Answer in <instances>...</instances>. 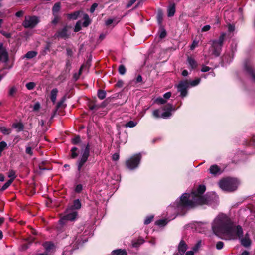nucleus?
Instances as JSON below:
<instances>
[{
	"mask_svg": "<svg viewBox=\"0 0 255 255\" xmlns=\"http://www.w3.org/2000/svg\"><path fill=\"white\" fill-rule=\"evenodd\" d=\"M0 130L4 134H9L11 132L10 129H8L4 127H0Z\"/></svg>",
	"mask_w": 255,
	"mask_h": 255,
	"instance_id": "obj_32",
	"label": "nucleus"
},
{
	"mask_svg": "<svg viewBox=\"0 0 255 255\" xmlns=\"http://www.w3.org/2000/svg\"><path fill=\"white\" fill-rule=\"evenodd\" d=\"M119 158V155L118 153H115L112 156V159L114 161H117Z\"/></svg>",
	"mask_w": 255,
	"mask_h": 255,
	"instance_id": "obj_60",
	"label": "nucleus"
},
{
	"mask_svg": "<svg viewBox=\"0 0 255 255\" xmlns=\"http://www.w3.org/2000/svg\"><path fill=\"white\" fill-rule=\"evenodd\" d=\"M163 110L165 111L161 114V118L167 119L171 116V112L174 111L175 109L171 104H168L163 107Z\"/></svg>",
	"mask_w": 255,
	"mask_h": 255,
	"instance_id": "obj_11",
	"label": "nucleus"
},
{
	"mask_svg": "<svg viewBox=\"0 0 255 255\" xmlns=\"http://www.w3.org/2000/svg\"><path fill=\"white\" fill-rule=\"evenodd\" d=\"M218 184L222 190L232 192L237 189L239 182L237 179L228 177L221 179Z\"/></svg>",
	"mask_w": 255,
	"mask_h": 255,
	"instance_id": "obj_4",
	"label": "nucleus"
},
{
	"mask_svg": "<svg viewBox=\"0 0 255 255\" xmlns=\"http://www.w3.org/2000/svg\"><path fill=\"white\" fill-rule=\"evenodd\" d=\"M14 127L15 128H17L18 129L19 131H21L23 129V126L20 123H18V124L15 125Z\"/></svg>",
	"mask_w": 255,
	"mask_h": 255,
	"instance_id": "obj_50",
	"label": "nucleus"
},
{
	"mask_svg": "<svg viewBox=\"0 0 255 255\" xmlns=\"http://www.w3.org/2000/svg\"><path fill=\"white\" fill-rule=\"evenodd\" d=\"M12 182V179H9L1 187V190L3 191L7 189Z\"/></svg>",
	"mask_w": 255,
	"mask_h": 255,
	"instance_id": "obj_34",
	"label": "nucleus"
},
{
	"mask_svg": "<svg viewBox=\"0 0 255 255\" xmlns=\"http://www.w3.org/2000/svg\"><path fill=\"white\" fill-rule=\"evenodd\" d=\"M40 22L39 17L35 15H27L24 17V20L22 23V25L25 28H33Z\"/></svg>",
	"mask_w": 255,
	"mask_h": 255,
	"instance_id": "obj_7",
	"label": "nucleus"
},
{
	"mask_svg": "<svg viewBox=\"0 0 255 255\" xmlns=\"http://www.w3.org/2000/svg\"><path fill=\"white\" fill-rule=\"evenodd\" d=\"M153 116L156 118H159L161 117V115H160L159 110H155L153 111Z\"/></svg>",
	"mask_w": 255,
	"mask_h": 255,
	"instance_id": "obj_43",
	"label": "nucleus"
},
{
	"mask_svg": "<svg viewBox=\"0 0 255 255\" xmlns=\"http://www.w3.org/2000/svg\"><path fill=\"white\" fill-rule=\"evenodd\" d=\"M211 28V26L209 25H206L202 28V32H206L209 31Z\"/></svg>",
	"mask_w": 255,
	"mask_h": 255,
	"instance_id": "obj_54",
	"label": "nucleus"
},
{
	"mask_svg": "<svg viewBox=\"0 0 255 255\" xmlns=\"http://www.w3.org/2000/svg\"><path fill=\"white\" fill-rule=\"evenodd\" d=\"M7 146V144L4 141H1L0 142V149L1 151L4 149V148Z\"/></svg>",
	"mask_w": 255,
	"mask_h": 255,
	"instance_id": "obj_51",
	"label": "nucleus"
},
{
	"mask_svg": "<svg viewBox=\"0 0 255 255\" xmlns=\"http://www.w3.org/2000/svg\"><path fill=\"white\" fill-rule=\"evenodd\" d=\"M175 12V8L174 5H170L168 8V15L169 17L173 16Z\"/></svg>",
	"mask_w": 255,
	"mask_h": 255,
	"instance_id": "obj_28",
	"label": "nucleus"
},
{
	"mask_svg": "<svg viewBox=\"0 0 255 255\" xmlns=\"http://www.w3.org/2000/svg\"><path fill=\"white\" fill-rule=\"evenodd\" d=\"M82 185L81 184H78L75 187V191L76 193H80L82 191Z\"/></svg>",
	"mask_w": 255,
	"mask_h": 255,
	"instance_id": "obj_44",
	"label": "nucleus"
},
{
	"mask_svg": "<svg viewBox=\"0 0 255 255\" xmlns=\"http://www.w3.org/2000/svg\"><path fill=\"white\" fill-rule=\"evenodd\" d=\"M61 5L60 2L56 3L52 8V13L53 15H57L58 12L60 9Z\"/></svg>",
	"mask_w": 255,
	"mask_h": 255,
	"instance_id": "obj_22",
	"label": "nucleus"
},
{
	"mask_svg": "<svg viewBox=\"0 0 255 255\" xmlns=\"http://www.w3.org/2000/svg\"><path fill=\"white\" fill-rule=\"evenodd\" d=\"M23 14L24 11L22 10H20L15 13V16L17 17H22L23 15Z\"/></svg>",
	"mask_w": 255,
	"mask_h": 255,
	"instance_id": "obj_58",
	"label": "nucleus"
},
{
	"mask_svg": "<svg viewBox=\"0 0 255 255\" xmlns=\"http://www.w3.org/2000/svg\"><path fill=\"white\" fill-rule=\"evenodd\" d=\"M80 142V138L79 136H76L72 139V143L73 144H77Z\"/></svg>",
	"mask_w": 255,
	"mask_h": 255,
	"instance_id": "obj_42",
	"label": "nucleus"
},
{
	"mask_svg": "<svg viewBox=\"0 0 255 255\" xmlns=\"http://www.w3.org/2000/svg\"><path fill=\"white\" fill-rule=\"evenodd\" d=\"M210 69V67L206 66H203L201 69V71L203 72H206L209 71Z\"/></svg>",
	"mask_w": 255,
	"mask_h": 255,
	"instance_id": "obj_55",
	"label": "nucleus"
},
{
	"mask_svg": "<svg viewBox=\"0 0 255 255\" xmlns=\"http://www.w3.org/2000/svg\"><path fill=\"white\" fill-rule=\"evenodd\" d=\"M153 217H154L153 215H150V216L146 217L144 220V224L146 225H147V224H149L150 223H151V222L152 221V220L153 219Z\"/></svg>",
	"mask_w": 255,
	"mask_h": 255,
	"instance_id": "obj_40",
	"label": "nucleus"
},
{
	"mask_svg": "<svg viewBox=\"0 0 255 255\" xmlns=\"http://www.w3.org/2000/svg\"><path fill=\"white\" fill-rule=\"evenodd\" d=\"M98 4L96 3H93L92 6H91V8L90 9V11L91 13H93L95 11V9L97 7Z\"/></svg>",
	"mask_w": 255,
	"mask_h": 255,
	"instance_id": "obj_49",
	"label": "nucleus"
},
{
	"mask_svg": "<svg viewBox=\"0 0 255 255\" xmlns=\"http://www.w3.org/2000/svg\"><path fill=\"white\" fill-rule=\"evenodd\" d=\"M77 216V212L72 208H68L65 212V215L59 220V224L63 225L66 223L67 221H73Z\"/></svg>",
	"mask_w": 255,
	"mask_h": 255,
	"instance_id": "obj_8",
	"label": "nucleus"
},
{
	"mask_svg": "<svg viewBox=\"0 0 255 255\" xmlns=\"http://www.w3.org/2000/svg\"><path fill=\"white\" fill-rule=\"evenodd\" d=\"M209 172L211 174L217 175L222 173L221 168L217 165H213L209 168Z\"/></svg>",
	"mask_w": 255,
	"mask_h": 255,
	"instance_id": "obj_16",
	"label": "nucleus"
},
{
	"mask_svg": "<svg viewBox=\"0 0 255 255\" xmlns=\"http://www.w3.org/2000/svg\"><path fill=\"white\" fill-rule=\"evenodd\" d=\"M195 252L192 250V251H189L186 252V255H194Z\"/></svg>",
	"mask_w": 255,
	"mask_h": 255,
	"instance_id": "obj_64",
	"label": "nucleus"
},
{
	"mask_svg": "<svg viewBox=\"0 0 255 255\" xmlns=\"http://www.w3.org/2000/svg\"><path fill=\"white\" fill-rule=\"evenodd\" d=\"M141 158V155L140 153L134 155L126 160V166L130 170L135 169L138 167Z\"/></svg>",
	"mask_w": 255,
	"mask_h": 255,
	"instance_id": "obj_9",
	"label": "nucleus"
},
{
	"mask_svg": "<svg viewBox=\"0 0 255 255\" xmlns=\"http://www.w3.org/2000/svg\"><path fill=\"white\" fill-rule=\"evenodd\" d=\"M58 90L56 88L53 89L51 91V100L52 102L54 103L56 99L57 94Z\"/></svg>",
	"mask_w": 255,
	"mask_h": 255,
	"instance_id": "obj_24",
	"label": "nucleus"
},
{
	"mask_svg": "<svg viewBox=\"0 0 255 255\" xmlns=\"http://www.w3.org/2000/svg\"><path fill=\"white\" fill-rule=\"evenodd\" d=\"M37 53L34 51H28L24 56V58L29 59L35 57Z\"/></svg>",
	"mask_w": 255,
	"mask_h": 255,
	"instance_id": "obj_23",
	"label": "nucleus"
},
{
	"mask_svg": "<svg viewBox=\"0 0 255 255\" xmlns=\"http://www.w3.org/2000/svg\"><path fill=\"white\" fill-rule=\"evenodd\" d=\"M80 13V11H76L73 13L68 14L67 18L69 19H76L78 18Z\"/></svg>",
	"mask_w": 255,
	"mask_h": 255,
	"instance_id": "obj_27",
	"label": "nucleus"
},
{
	"mask_svg": "<svg viewBox=\"0 0 255 255\" xmlns=\"http://www.w3.org/2000/svg\"><path fill=\"white\" fill-rule=\"evenodd\" d=\"M244 68L245 70L252 77L254 80L255 81V71L250 61H247L244 64Z\"/></svg>",
	"mask_w": 255,
	"mask_h": 255,
	"instance_id": "obj_12",
	"label": "nucleus"
},
{
	"mask_svg": "<svg viewBox=\"0 0 255 255\" xmlns=\"http://www.w3.org/2000/svg\"><path fill=\"white\" fill-rule=\"evenodd\" d=\"M241 244L245 247H249L251 244V241L249 238V235L247 233L244 238H242L241 239Z\"/></svg>",
	"mask_w": 255,
	"mask_h": 255,
	"instance_id": "obj_17",
	"label": "nucleus"
},
{
	"mask_svg": "<svg viewBox=\"0 0 255 255\" xmlns=\"http://www.w3.org/2000/svg\"><path fill=\"white\" fill-rule=\"evenodd\" d=\"M112 255H127L126 251L124 249H119L114 250L112 252Z\"/></svg>",
	"mask_w": 255,
	"mask_h": 255,
	"instance_id": "obj_21",
	"label": "nucleus"
},
{
	"mask_svg": "<svg viewBox=\"0 0 255 255\" xmlns=\"http://www.w3.org/2000/svg\"><path fill=\"white\" fill-rule=\"evenodd\" d=\"M225 37L226 33H223L218 40H214L211 41L212 46L209 49L211 55L215 57H218L220 55Z\"/></svg>",
	"mask_w": 255,
	"mask_h": 255,
	"instance_id": "obj_5",
	"label": "nucleus"
},
{
	"mask_svg": "<svg viewBox=\"0 0 255 255\" xmlns=\"http://www.w3.org/2000/svg\"><path fill=\"white\" fill-rule=\"evenodd\" d=\"M206 190V187L203 185L199 186L196 191L190 194L184 193L179 199L168 208L167 213L174 211L175 214L183 210L186 208L194 207L196 204H205L207 199L202 196Z\"/></svg>",
	"mask_w": 255,
	"mask_h": 255,
	"instance_id": "obj_1",
	"label": "nucleus"
},
{
	"mask_svg": "<svg viewBox=\"0 0 255 255\" xmlns=\"http://www.w3.org/2000/svg\"><path fill=\"white\" fill-rule=\"evenodd\" d=\"M232 222V220L226 214H218L212 223L213 232L217 236H222Z\"/></svg>",
	"mask_w": 255,
	"mask_h": 255,
	"instance_id": "obj_2",
	"label": "nucleus"
},
{
	"mask_svg": "<svg viewBox=\"0 0 255 255\" xmlns=\"http://www.w3.org/2000/svg\"><path fill=\"white\" fill-rule=\"evenodd\" d=\"M142 81V77L141 75H138L136 78V82L139 83Z\"/></svg>",
	"mask_w": 255,
	"mask_h": 255,
	"instance_id": "obj_62",
	"label": "nucleus"
},
{
	"mask_svg": "<svg viewBox=\"0 0 255 255\" xmlns=\"http://www.w3.org/2000/svg\"><path fill=\"white\" fill-rule=\"evenodd\" d=\"M189 84L187 80L181 81L178 84L177 88L178 92H180L182 97H185L187 94V88Z\"/></svg>",
	"mask_w": 255,
	"mask_h": 255,
	"instance_id": "obj_10",
	"label": "nucleus"
},
{
	"mask_svg": "<svg viewBox=\"0 0 255 255\" xmlns=\"http://www.w3.org/2000/svg\"><path fill=\"white\" fill-rule=\"evenodd\" d=\"M81 22L80 21H78L75 26L74 28V31L75 32H78L80 31L81 29Z\"/></svg>",
	"mask_w": 255,
	"mask_h": 255,
	"instance_id": "obj_46",
	"label": "nucleus"
},
{
	"mask_svg": "<svg viewBox=\"0 0 255 255\" xmlns=\"http://www.w3.org/2000/svg\"><path fill=\"white\" fill-rule=\"evenodd\" d=\"M40 107V104L38 102H37L34 105L33 109L34 111H37L39 109Z\"/></svg>",
	"mask_w": 255,
	"mask_h": 255,
	"instance_id": "obj_56",
	"label": "nucleus"
},
{
	"mask_svg": "<svg viewBox=\"0 0 255 255\" xmlns=\"http://www.w3.org/2000/svg\"><path fill=\"white\" fill-rule=\"evenodd\" d=\"M198 42L195 41H194L192 44L191 45L190 48L191 50H193L196 46H197Z\"/></svg>",
	"mask_w": 255,
	"mask_h": 255,
	"instance_id": "obj_61",
	"label": "nucleus"
},
{
	"mask_svg": "<svg viewBox=\"0 0 255 255\" xmlns=\"http://www.w3.org/2000/svg\"><path fill=\"white\" fill-rule=\"evenodd\" d=\"M90 148L89 144L81 146L80 155L77 161V170L79 172L81 171L84 164L86 162L89 156Z\"/></svg>",
	"mask_w": 255,
	"mask_h": 255,
	"instance_id": "obj_6",
	"label": "nucleus"
},
{
	"mask_svg": "<svg viewBox=\"0 0 255 255\" xmlns=\"http://www.w3.org/2000/svg\"><path fill=\"white\" fill-rule=\"evenodd\" d=\"M45 252L49 255H51L54 251V245L51 242H45L43 244Z\"/></svg>",
	"mask_w": 255,
	"mask_h": 255,
	"instance_id": "obj_13",
	"label": "nucleus"
},
{
	"mask_svg": "<svg viewBox=\"0 0 255 255\" xmlns=\"http://www.w3.org/2000/svg\"><path fill=\"white\" fill-rule=\"evenodd\" d=\"M166 32L165 30L162 29L160 31V34H159L160 38L162 39V38H164L166 36Z\"/></svg>",
	"mask_w": 255,
	"mask_h": 255,
	"instance_id": "obj_52",
	"label": "nucleus"
},
{
	"mask_svg": "<svg viewBox=\"0 0 255 255\" xmlns=\"http://www.w3.org/2000/svg\"><path fill=\"white\" fill-rule=\"evenodd\" d=\"M81 207V204L80 200L79 199H76L73 201V205L69 207V208H72L73 210L76 211V210L80 209Z\"/></svg>",
	"mask_w": 255,
	"mask_h": 255,
	"instance_id": "obj_20",
	"label": "nucleus"
},
{
	"mask_svg": "<svg viewBox=\"0 0 255 255\" xmlns=\"http://www.w3.org/2000/svg\"><path fill=\"white\" fill-rule=\"evenodd\" d=\"M119 21H116L115 19H108L105 21V25L107 26H110L112 24H113V27L115 26Z\"/></svg>",
	"mask_w": 255,
	"mask_h": 255,
	"instance_id": "obj_26",
	"label": "nucleus"
},
{
	"mask_svg": "<svg viewBox=\"0 0 255 255\" xmlns=\"http://www.w3.org/2000/svg\"><path fill=\"white\" fill-rule=\"evenodd\" d=\"M35 86V84L34 82H29L26 84V87L28 90L33 89Z\"/></svg>",
	"mask_w": 255,
	"mask_h": 255,
	"instance_id": "obj_41",
	"label": "nucleus"
},
{
	"mask_svg": "<svg viewBox=\"0 0 255 255\" xmlns=\"http://www.w3.org/2000/svg\"><path fill=\"white\" fill-rule=\"evenodd\" d=\"M83 19H84V21L82 24L83 26L84 27L88 26L91 22L88 15L87 14H83Z\"/></svg>",
	"mask_w": 255,
	"mask_h": 255,
	"instance_id": "obj_25",
	"label": "nucleus"
},
{
	"mask_svg": "<svg viewBox=\"0 0 255 255\" xmlns=\"http://www.w3.org/2000/svg\"><path fill=\"white\" fill-rule=\"evenodd\" d=\"M200 81H201L200 78H197L196 79H195L194 80L191 81L189 84L191 86L194 87V86H197V85H198L200 83Z\"/></svg>",
	"mask_w": 255,
	"mask_h": 255,
	"instance_id": "obj_35",
	"label": "nucleus"
},
{
	"mask_svg": "<svg viewBox=\"0 0 255 255\" xmlns=\"http://www.w3.org/2000/svg\"><path fill=\"white\" fill-rule=\"evenodd\" d=\"M71 157L72 158L74 159L77 157V156L78 155V152H79V151H78L77 148L74 147L71 148Z\"/></svg>",
	"mask_w": 255,
	"mask_h": 255,
	"instance_id": "obj_29",
	"label": "nucleus"
},
{
	"mask_svg": "<svg viewBox=\"0 0 255 255\" xmlns=\"http://www.w3.org/2000/svg\"><path fill=\"white\" fill-rule=\"evenodd\" d=\"M8 177L10 178V179H12V181L15 178V172L13 170H11L8 172Z\"/></svg>",
	"mask_w": 255,
	"mask_h": 255,
	"instance_id": "obj_45",
	"label": "nucleus"
},
{
	"mask_svg": "<svg viewBox=\"0 0 255 255\" xmlns=\"http://www.w3.org/2000/svg\"><path fill=\"white\" fill-rule=\"evenodd\" d=\"M106 92L103 90H99L98 92V97L101 100L104 99L106 97Z\"/></svg>",
	"mask_w": 255,
	"mask_h": 255,
	"instance_id": "obj_31",
	"label": "nucleus"
},
{
	"mask_svg": "<svg viewBox=\"0 0 255 255\" xmlns=\"http://www.w3.org/2000/svg\"><path fill=\"white\" fill-rule=\"evenodd\" d=\"M57 37L66 38L68 37L67 27H65L58 31L55 34Z\"/></svg>",
	"mask_w": 255,
	"mask_h": 255,
	"instance_id": "obj_18",
	"label": "nucleus"
},
{
	"mask_svg": "<svg viewBox=\"0 0 255 255\" xmlns=\"http://www.w3.org/2000/svg\"><path fill=\"white\" fill-rule=\"evenodd\" d=\"M54 19L52 20V23L55 25L56 24L59 20V17L57 15H53Z\"/></svg>",
	"mask_w": 255,
	"mask_h": 255,
	"instance_id": "obj_53",
	"label": "nucleus"
},
{
	"mask_svg": "<svg viewBox=\"0 0 255 255\" xmlns=\"http://www.w3.org/2000/svg\"><path fill=\"white\" fill-rule=\"evenodd\" d=\"M187 249V244L184 241L181 240L178 246V253L175 255H184Z\"/></svg>",
	"mask_w": 255,
	"mask_h": 255,
	"instance_id": "obj_14",
	"label": "nucleus"
},
{
	"mask_svg": "<svg viewBox=\"0 0 255 255\" xmlns=\"http://www.w3.org/2000/svg\"><path fill=\"white\" fill-rule=\"evenodd\" d=\"M224 246V243L222 241H219L216 244V248L218 250H221L223 248Z\"/></svg>",
	"mask_w": 255,
	"mask_h": 255,
	"instance_id": "obj_47",
	"label": "nucleus"
},
{
	"mask_svg": "<svg viewBox=\"0 0 255 255\" xmlns=\"http://www.w3.org/2000/svg\"><path fill=\"white\" fill-rule=\"evenodd\" d=\"M8 60V54L2 45H0V61L6 62Z\"/></svg>",
	"mask_w": 255,
	"mask_h": 255,
	"instance_id": "obj_15",
	"label": "nucleus"
},
{
	"mask_svg": "<svg viewBox=\"0 0 255 255\" xmlns=\"http://www.w3.org/2000/svg\"><path fill=\"white\" fill-rule=\"evenodd\" d=\"M171 96V93L170 92L165 93L163 95V98L166 99H168Z\"/></svg>",
	"mask_w": 255,
	"mask_h": 255,
	"instance_id": "obj_59",
	"label": "nucleus"
},
{
	"mask_svg": "<svg viewBox=\"0 0 255 255\" xmlns=\"http://www.w3.org/2000/svg\"><path fill=\"white\" fill-rule=\"evenodd\" d=\"M137 0H130V1L127 4L126 8H129L131 7Z\"/></svg>",
	"mask_w": 255,
	"mask_h": 255,
	"instance_id": "obj_48",
	"label": "nucleus"
},
{
	"mask_svg": "<svg viewBox=\"0 0 255 255\" xmlns=\"http://www.w3.org/2000/svg\"><path fill=\"white\" fill-rule=\"evenodd\" d=\"M136 125H137V123L136 122H134L133 121H130L128 122L126 124L125 126L127 128H128V127H129V128H133V127H134L135 126H136Z\"/></svg>",
	"mask_w": 255,
	"mask_h": 255,
	"instance_id": "obj_37",
	"label": "nucleus"
},
{
	"mask_svg": "<svg viewBox=\"0 0 255 255\" xmlns=\"http://www.w3.org/2000/svg\"><path fill=\"white\" fill-rule=\"evenodd\" d=\"M201 247V241H198L195 245L193 247L192 250L195 252H197L199 251V249Z\"/></svg>",
	"mask_w": 255,
	"mask_h": 255,
	"instance_id": "obj_33",
	"label": "nucleus"
},
{
	"mask_svg": "<svg viewBox=\"0 0 255 255\" xmlns=\"http://www.w3.org/2000/svg\"><path fill=\"white\" fill-rule=\"evenodd\" d=\"M235 30V27L233 25H229L228 26V30L230 32H232Z\"/></svg>",
	"mask_w": 255,
	"mask_h": 255,
	"instance_id": "obj_63",
	"label": "nucleus"
},
{
	"mask_svg": "<svg viewBox=\"0 0 255 255\" xmlns=\"http://www.w3.org/2000/svg\"><path fill=\"white\" fill-rule=\"evenodd\" d=\"M118 71L120 74L124 75L126 73V68L123 65H121L119 67Z\"/></svg>",
	"mask_w": 255,
	"mask_h": 255,
	"instance_id": "obj_38",
	"label": "nucleus"
},
{
	"mask_svg": "<svg viewBox=\"0 0 255 255\" xmlns=\"http://www.w3.org/2000/svg\"><path fill=\"white\" fill-rule=\"evenodd\" d=\"M167 223V219H160L156 221V224L160 226H165Z\"/></svg>",
	"mask_w": 255,
	"mask_h": 255,
	"instance_id": "obj_30",
	"label": "nucleus"
},
{
	"mask_svg": "<svg viewBox=\"0 0 255 255\" xmlns=\"http://www.w3.org/2000/svg\"><path fill=\"white\" fill-rule=\"evenodd\" d=\"M243 234L241 226L237 225L232 222L222 237L226 240H236L242 237Z\"/></svg>",
	"mask_w": 255,
	"mask_h": 255,
	"instance_id": "obj_3",
	"label": "nucleus"
},
{
	"mask_svg": "<svg viewBox=\"0 0 255 255\" xmlns=\"http://www.w3.org/2000/svg\"><path fill=\"white\" fill-rule=\"evenodd\" d=\"M25 152L27 154L30 155H32V149L30 147H27L26 148V150H25Z\"/></svg>",
	"mask_w": 255,
	"mask_h": 255,
	"instance_id": "obj_57",
	"label": "nucleus"
},
{
	"mask_svg": "<svg viewBox=\"0 0 255 255\" xmlns=\"http://www.w3.org/2000/svg\"><path fill=\"white\" fill-rule=\"evenodd\" d=\"M17 90L15 86H12L9 88L8 91V95L10 96H13L14 94L16 93Z\"/></svg>",
	"mask_w": 255,
	"mask_h": 255,
	"instance_id": "obj_36",
	"label": "nucleus"
},
{
	"mask_svg": "<svg viewBox=\"0 0 255 255\" xmlns=\"http://www.w3.org/2000/svg\"><path fill=\"white\" fill-rule=\"evenodd\" d=\"M187 62L191 69H195L197 67V63L195 60L191 57H188Z\"/></svg>",
	"mask_w": 255,
	"mask_h": 255,
	"instance_id": "obj_19",
	"label": "nucleus"
},
{
	"mask_svg": "<svg viewBox=\"0 0 255 255\" xmlns=\"http://www.w3.org/2000/svg\"><path fill=\"white\" fill-rule=\"evenodd\" d=\"M156 102L159 104H164L166 103V100L164 98L159 97L156 99Z\"/></svg>",
	"mask_w": 255,
	"mask_h": 255,
	"instance_id": "obj_39",
	"label": "nucleus"
}]
</instances>
